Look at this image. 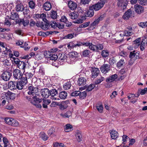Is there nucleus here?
Segmentation results:
<instances>
[{"label":"nucleus","instance_id":"603ef678","mask_svg":"<svg viewBox=\"0 0 147 147\" xmlns=\"http://www.w3.org/2000/svg\"><path fill=\"white\" fill-rule=\"evenodd\" d=\"M10 18L8 19L6 18L4 21V24L6 25L10 26L11 25V23L10 22Z\"/></svg>","mask_w":147,"mask_h":147},{"label":"nucleus","instance_id":"393cba45","mask_svg":"<svg viewBox=\"0 0 147 147\" xmlns=\"http://www.w3.org/2000/svg\"><path fill=\"white\" fill-rule=\"evenodd\" d=\"M60 21L62 22L65 23L66 24V26L67 27H69L71 25V23L69 24L68 23V21L67 19L66 16H63L61 17V18L60 20Z\"/></svg>","mask_w":147,"mask_h":147},{"label":"nucleus","instance_id":"c756f323","mask_svg":"<svg viewBox=\"0 0 147 147\" xmlns=\"http://www.w3.org/2000/svg\"><path fill=\"white\" fill-rule=\"evenodd\" d=\"M125 64V62L124 59H122L117 63V66L119 68H120L122 66L124 65Z\"/></svg>","mask_w":147,"mask_h":147},{"label":"nucleus","instance_id":"9b49d317","mask_svg":"<svg viewBox=\"0 0 147 147\" xmlns=\"http://www.w3.org/2000/svg\"><path fill=\"white\" fill-rule=\"evenodd\" d=\"M134 8L135 11L138 14H140L144 12V7L140 5H136L134 6Z\"/></svg>","mask_w":147,"mask_h":147},{"label":"nucleus","instance_id":"cd10ccee","mask_svg":"<svg viewBox=\"0 0 147 147\" xmlns=\"http://www.w3.org/2000/svg\"><path fill=\"white\" fill-rule=\"evenodd\" d=\"M24 6L22 3L18 4L16 6V9L17 11H22L24 10Z\"/></svg>","mask_w":147,"mask_h":147},{"label":"nucleus","instance_id":"4468645a","mask_svg":"<svg viewBox=\"0 0 147 147\" xmlns=\"http://www.w3.org/2000/svg\"><path fill=\"white\" fill-rule=\"evenodd\" d=\"M69 103V100H66L62 102L60 105H59V109L61 110H63L66 109L68 107V104Z\"/></svg>","mask_w":147,"mask_h":147},{"label":"nucleus","instance_id":"338daca9","mask_svg":"<svg viewBox=\"0 0 147 147\" xmlns=\"http://www.w3.org/2000/svg\"><path fill=\"white\" fill-rule=\"evenodd\" d=\"M138 2L142 5H147V0H138Z\"/></svg>","mask_w":147,"mask_h":147},{"label":"nucleus","instance_id":"13d9d810","mask_svg":"<svg viewBox=\"0 0 147 147\" xmlns=\"http://www.w3.org/2000/svg\"><path fill=\"white\" fill-rule=\"evenodd\" d=\"M11 61L12 62H13L16 65H18L19 63L21 61L17 58H13L12 59H11Z\"/></svg>","mask_w":147,"mask_h":147},{"label":"nucleus","instance_id":"ea45409f","mask_svg":"<svg viewBox=\"0 0 147 147\" xmlns=\"http://www.w3.org/2000/svg\"><path fill=\"white\" fill-rule=\"evenodd\" d=\"M50 16L53 19H56L57 17V13L56 11L51 10L50 13Z\"/></svg>","mask_w":147,"mask_h":147},{"label":"nucleus","instance_id":"774afa93","mask_svg":"<svg viewBox=\"0 0 147 147\" xmlns=\"http://www.w3.org/2000/svg\"><path fill=\"white\" fill-rule=\"evenodd\" d=\"M54 147H65L64 144L62 143H56L54 144Z\"/></svg>","mask_w":147,"mask_h":147},{"label":"nucleus","instance_id":"4be33fe9","mask_svg":"<svg viewBox=\"0 0 147 147\" xmlns=\"http://www.w3.org/2000/svg\"><path fill=\"white\" fill-rule=\"evenodd\" d=\"M17 82L15 81H10L8 84V87L11 89H16Z\"/></svg>","mask_w":147,"mask_h":147},{"label":"nucleus","instance_id":"5fc2aeb1","mask_svg":"<svg viewBox=\"0 0 147 147\" xmlns=\"http://www.w3.org/2000/svg\"><path fill=\"white\" fill-rule=\"evenodd\" d=\"M96 46L95 45H93L92 42V45H90L89 48L91 50L94 51H97V49H96Z\"/></svg>","mask_w":147,"mask_h":147},{"label":"nucleus","instance_id":"6ab92c4d","mask_svg":"<svg viewBox=\"0 0 147 147\" xmlns=\"http://www.w3.org/2000/svg\"><path fill=\"white\" fill-rule=\"evenodd\" d=\"M137 52L135 51H133L131 52L129 55V58L131 59H135L136 60L139 58V56L137 55Z\"/></svg>","mask_w":147,"mask_h":147},{"label":"nucleus","instance_id":"a211bd4d","mask_svg":"<svg viewBox=\"0 0 147 147\" xmlns=\"http://www.w3.org/2000/svg\"><path fill=\"white\" fill-rule=\"evenodd\" d=\"M111 136L112 139L115 140L118 137V134L117 132L114 130L109 131Z\"/></svg>","mask_w":147,"mask_h":147},{"label":"nucleus","instance_id":"0eeeda50","mask_svg":"<svg viewBox=\"0 0 147 147\" xmlns=\"http://www.w3.org/2000/svg\"><path fill=\"white\" fill-rule=\"evenodd\" d=\"M128 4L127 0H117V5L118 7H121V9L124 10L126 8Z\"/></svg>","mask_w":147,"mask_h":147},{"label":"nucleus","instance_id":"4d7b16f0","mask_svg":"<svg viewBox=\"0 0 147 147\" xmlns=\"http://www.w3.org/2000/svg\"><path fill=\"white\" fill-rule=\"evenodd\" d=\"M138 25L141 27L144 28L147 26V22H141L138 24Z\"/></svg>","mask_w":147,"mask_h":147},{"label":"nucleus","instance_id":"69168bd1","mask_svg":"<svg viewBox=\"0 0 147 147\" xmlns=\"http://www.w3.org/2000/svg\"><path fill=\"white\" fill-rule=\"evenodd\" d=\"M3 64L5 67L9 66L10 65L9 61L7 59L4 60L3 62Z\"/></svg>","mask_w":147,"mask_h":147},{"label":"nucleus","instance_id":"c9c22d12","mask_svg":"<svg viewBox=\"0 0 147 147\" xmlns=\"http://www.w3.org/2000/svg\"><path fill=\"white\" fill-rule=\"evenodd\" d=\"M69 16L70 18L72 19H77L78 16L77 13L75 12L70 13L69 14Z\"/></svg>","mask_w":147,"mask_h":147},{"label":"nucleus","instance_id":"f257e3e1","mask_svg":"<svg viewBox=\"0 0 147 147\" xmlns=\"http://www.w3.org/2000/svg\"><path fill=\"white\" fill-rule=\"evenodd\" d=\"M24 98L25 100L30 102L36 108L40 109L41 108L42 106L40 103L42 102V100L37 98L36 96H33L31 98L30 96H25Z\"/></svg>","mask_w":147,"mask_h":147},{"label":"nucleus","instance_id":"49530a36","mask_svg":"<svg viewBox=\"0 0 147 147\" xmlns=\"http://www.w3.org/2000/svg\"><path fill=\"white\" fill-rule=\"evenodd\" d=\"M96 108L98 111L100 113L103 112V106L102 105H97L96 106Z\"/></svg>","mask_w":147,"mask_h":147},{"label":"nucleus","instance_id":"79ce46f5","mask_svg":"<svg viewBox=\"0 0 147 147\" xmlns=\"http://www.w3.org/2000/svg\"><path fill=\"white\" fill-rule=\"evenodd\" d=\"M101 55L103 57L106 58L109 55V52L107 50H103L101 52Z\"/></svg>","mask_w":147,"mask_h":147},{"label":"nucleus","instance_id":"b1692460","mask_svg":"<svg viewBox=\"0 0 147 147\" xmlns=\"http://www.w3.org/2000/svg\"><path fill=\"white\" fill-rule=\"evenodd\" d=\"M94 14L93 9L91 8V7H90L89 9L86 12V16L87 17H91L93 16Z\"/></svg>","mask_w":147,"mask_h":147},{"label":"nucleus","instance_id":"7c9ffc66","mask_svg":"<svg viewBox=\"0 0 147 147\" xmlns=\"http://www.w3.org/2000/svg\"><path fill=\"white\" fill-rule=\"evenodd\" d=\"M71 84L70 82L65 83L63 86V88L65 90H68L70 88Z\"/></svg>","mask_w":147,"mask_h":147},{"label":"nucleus","instance_id":"f8f14e48","mask_svg":"<svg viewBox=\"0 0 147 147\" xmlns=\"http://www.w3.org/2000/svg\"><path fill=\"white\" fill-rule=\"evenodd\" d=\"M91 8L95 11H97L103 7V4L99 2H98L95 4L92 5L90 6Z\"/></svg>","mask_w":147,"mask_h":147},{"label":"nucleus","instance_id":"052dcab7","mask_svg":"<svg viewBox=\"0 0 147 147\" xmlns=\"http://www.w3.org/2000/svg\"><path fill=\"white\" fill-rule=\"evenodd\" d=\"M147 43V38L144 37L142 39V42L140 45L142 46H145V44H146Z\"/></svg>","mask_w":147,"mask_h":147},{"label":"nucleus","instance_id":"0e129e2a","mask_svg":"<svg viewBox=\"0 0 147 147\" xmlns=\"http://www.w3.org/2000/svg\"><path fill=\"white\" fill-rule=\"evenodd\" d=\"M57 24L56 22L54 21L51 22L49 23V26H51V28H55L57 27Z\"/></svg>","mask_w":147,"mask_h":147},{"label":"nucleus","instance_id":"37998d69","mask_svg":"<svg viewBox=\"0 0 147 147\" xmlns=\"http://www.w3.org/2000/svg\"><path fill=\"white\" fill-rule=\"evenodd\" d=\"M95 87V85L94 84H91L89 85L87 88L86 89V92H90Z\"/></svg>","mask_w":147,"mask_h":147},{"label":"nucleus","instance_id":"864d4df0","mask_svg":"<svg viewBox=\"0 0 147 147\" xmlns=\"http://www.w3.org/2000/svg\"><path fill=\"white\" fill-rule=\"evenodd\" d=\"M128 139L130 140L129 138L126 135H123L122 136V141H123L122 144H125Z\"/></svg>","mask_w":147,"mask_h":147},{"label":"nucleus","instance_id":"1a4fd4ad","mask_svg":"<svg viewBox=\"0 0 147 147\" xmlns=\"http://www.w3.org/2000/svg\"><path fill=\"white\" fill-rule=\"evenodd\" d=\"M100 70L102 73L106 74L110 70V66L108 64H104L100 67Z\"/></svg>","mask_w":147,"mask_h":147},{"label":"nucleus","instance_id":"e433bc0d","mask_svg":"<svg viewBox=\"0 0 147 147\" xmlns=\"http://www.w3.org/2000/svg\"><path fill=\"white\" fill-rule=\"evenodd\" d=\"M76 34L75 33H72L66 35L65 37V39H71L76 36Z\"/></svg>","mask_w":147,"mask_h":147},{"label":"nucleus","instance_id":"3c124183","mask_svg":"<svg viewBox=\"0 0 147 147\" xmlns=\"http://www.w3.org/2000/svg\"><path fill=\"white\" fill-rule=\"evenodd\" d=\"M40 137L44 141H46L48 139V138L47 134L44 132L41 133Z\"/></svg>","mask_w":147,"mask_h":147},{"label":"nucleus","instance_id":"58836bf2","mask_svg":"<svg viewBox=\"0 0 147 147\" xmlns=\"http://www.w3.org/2000/svg\"><path fill=\"white\" fill-rule=\"evenodd\" d=\"M46 22V24H42L41 26V28L42 29L44 30H47L49 28V24L48 20L47 21H46V22Z\"/></svg>","mask_w":147,"mask_h":147},{"label":"nucleus","instance_id":"a18cd8bd","mask_svg":"<svg viewBox=\"0 0 147 147\" xmlns=\"http://www.w3.org/2000/svg\"><path fill=\"white\" fill-rule=\"evenodd\" d=\"M50 96L53 97L56 95L58 92L57 90L55 89H52L50 90Z\"/></svg>","mask_w":147,"mask_h":147},{"label":"nucleus","instance_id":"c85d7f7f","mask_svg":"<svg viewBox=\"0 0 147 147\" xmlns=\"http://www.w3.org/2000/svg\"><path fill=\"white\" fill-rule=\"evenodd\" d=\"M44 8L46 11L49 10L51 8V5L49 2H46L44 4Z\"/></svg>","mask_w":147,"mask_h":147},{"label":"nucleus","instance_id":"f03ea898","mask_svg":"<svg viewBox=\"0 0 147 147\" xmlns=\"http://www.w3.org/2000/svg\"><path fill=\"white\" fill-rule=\"evenodd\" d=\"M58 58L57 53L52 52L48 59V62L54 66L57 67L59 65L57 61Z\"/></svg>","mask_w":147,"mask_h":147},{"label":"nucleus","instance_id":"72a5a7b5","mask_svg":"<svg viewBox=\"0 0 147 147\" xmlns=\"http://www.w3.org/2000/svg\"><path fill=\"white\" fill-rule=\"evenodd\" d=\"M25 85L23 84L21 81H18L17 82L16 87L17 88H18L19 90L22 89Z\"/></svg>","mask_w":147,"mask_h":147},{"label":"nucleus","instance_id":"7ed1b4c3","mask_svg":"<svg viewBox=\"0 0 147 147\" xmlns=\"http://www.w3.org/2000/svg\"><path fill=\"white\" fill-rule=\"evenodd\" d=\"M11 74V70L8 69L4 70L1 75V78L3 80L7 81L10 79Z\"/></svg>","mask_w":147,"mask_h":147},{"label":"nucleus","instance_id":"20e7f679","mask_svg":"<svg viewBox=\"0 0 147 147\" xmlns=\"http://www.w3.org/2000/svg\"><path fill=\"white\" fill-rule=\"evenodd\" d=\"M5 121L6 123L12 126L16 127L18 126L19 125V123L17 121L12 118H5Z\"/></svg>","mask_w":147,"mask_h":147},{"label":"nucleus","instance_id":"8fccbe9b","mask_svg":"<svg viewBox=\"0 0 147 147\" xmlns=\"http://www.w3.org/2000/svg\"><path fill=\"white\" fill-rule=\"evenodd\" d=\"M20 79V81H21V82L23 83V84L25 85H26V84L28 82L27 79L26 77L24 76V74L23 75L22 77Z\"/></svg>","mask_w":147,"mask_h":147},{"label":"nucleus","instance_id":"aec40b11","mask_svg":"<svg viewBox=\"0 0 147 147\" xmlns=\"http://www.w3.org/2000/svg\"><path fill=\"white\" fill-rule=\"evenodd\" d=\"M58 58L59 59L60 61L63 62L66 61L67 57L66 55L64 54H62L61 53H59L58 55Z\"/></svg>","mask_w":147,"mask_h":147},{"label":"nucleus","instance_id":"4c0bfd02","mask_svg":"<svg viewBox=\"0 0 147 147\" xmlns=\"http://www.w3.org/2000/svg\"><path fill=\"white\" fill-rule=\"evenodd\" d=\"M121 75L119 77V79L122 80L124 78L125 76V72L124 69H121V70L119 76Z\"/></svg>","mask_w":147,"mask_h":147},{"label":"nucleus","instance_id":"de8ad7c7","mask_svg":"<svg viewBox=\"0 0 147 147\" xmlns=\"http://www.w3.org/2000/svg\"><path fill=\"white\" fill-rule=\"evenodd\" d=\"M105 80V78L103 77H101L100 78H97L96 80L94 82L95 85H98L100 83L102 82Z\"/></svg>","mask_w":147,"mask_h":147},{"label":"nucleus","instance_id":"473e14b6","mask_svg":"<svg viewBox=\"0 0 147 147\" xmlns=\"http://www.w3.org/2000/svg\"><path fill=\"white\" fill-rule=\"evenodd\" d=\"M73 127L69 124H67L65 126L64 130L65 132H68L71 130Z\"/></svg>","mask_w":147,"mask_h":147},{"label":"nucleus","instance_id":"bf43d9fd","mask_svg":"<svg viewBox=\"0 0 147 147\" xmlns=\"http://www.w3.org/2000/svg\"><path fill=\"white\" fill-rule=\"evenodd\" d=\"M24 75L27 79L32 78L33 76V74L30 72H27L25 74H24Z\"/></svg>","mask_w":147,"mask_h":147},{"label":"nucleus","instance_id":"6e6d98bb","mask_svg":"<svg viewBox=\"0 0 147 147\" xmlns=\"http://www.w3.org/2000/svg\"><path fill=\"white\" fill-rule=\"evenodd\" d=\"M58 33L57 31H47L45 32L46 37L50 35H53V34H56Z\"/></svg>","mask_w":147,"mask_h":147},{"label":"nucleus","instance_id":"9d476101","mask_svg":"<svg viewBox=\"0 0 147 147\" xmlns=\"http://www.w3.org/2000/svg\"><path fill=\"white\" fill-rule=\"evenodd\" d=\"M40 92L42 96L44 98H48L50 96V90L47 88L41 89Z\"/></svg>","mask_w":147,"mask_h":147},{"label":"nucleus","instance_id":"c03bdc74","mask_svg":"<svg viewBox=\"0 0 147 147\" xmlns=\"http://www.w3.org/2000/svg\"><path fill=\"white\" fill-rule=\"evenodd\" d=\"M86 91H85L82 92H79V96L82 99H84L86 96Z\"/></svg>","mask_w":147,"mask_h":147},{"label":"nucleus","instance_id":"39448f33","mask_svg":"<svg viewBox=\"0 0 147 147\" xmlns=\"http://www.w3.org/2000/svg\"><path fill=\"white\" fill-rule=\"evenodd\" d=\"M29 91L28 93L29 95H32L33 96H36V93L38 92V88L37 87H34L31 85L28 87Z\"/></svg>","mask_w":147,"mask_h":147},{"label":"nucleus","instance_id":"2f4dec72","mask_svg":"<svg viewBox=\"0 0 147 147\" xmlns=\"http://www.w3.org/2000/svg\"><path fill=\"white\" fill-rule=\"evenodd\" d=\"M140 38H139L134 41V44H133V46L134 47L135 49L137 48L140 45Z\"/></svg>","mask_w":147,"mask_h":147},{"label":"nucleus","instance_id":"09e8293b","mask_svg":"<svg viewBox=\"0 0 147 147\" xmlns=\"http://www.w3.org/2000/svg\"><path fill=\"white\" fill-rule=\"evenodd\" d=\"M53 49H51L50 51H44V56L47 58H48L49 57V55L52 52H53L52 50Z\"/></svg>","mask_w":147,"mask_h":147},{"label":"nucleus","instance_id":"dca6fc26","mask_svg":"<svg viewBox=\"0 0 147 147\" xmlns=\"http://www.w3.org/2000/svg\"><path fill=\"white\" fill-rule=\"evenodd\" d=\"M118 77L117 75L116 74L112 75L111 76L107 78L106 80V81L107 82L110 83L113 82Z\"/></svg>","mask_w":147,"mask_h":147},{"label":"nucleus","instance_id":"412c9836","mask_svg":"<svg viewBox=\"0 0 147 147\" xmlns=\"http://www.w3.org/2000/svg\"><path fill=\"white\" fill-rule=\"evenodd\" d=\"M27 64L26 62L23 61H21L18 65V68L20 69H22L24 70L23 72L25 71V69Z\"/></svg>","mask_w":147,"mask_h":147},{"label":"nucleus","instance_id":"680f3d73","mask_svg":"<svg viewBox=\"0 0 147 147\" xmlns=\"http://www.w3.org/2000/svg\"><path fill=\"white\" fill-rule=\"evenodd\" d=\"M90 22H87L84 23L79 26V27L80 28H86L90 24Z\"/></svg>","mask_w":147,"mask_h":147},{"label":"nucleus","instance_id":"a878e982","mask_svg":"<svg viewBox=\"0 0 147 147\" xmlns=\"http://www.w3.org/2000/svg\"><path fill=\"white\" fill-rule=\"evenodd\" d=\"M76 136L78 141L80 142L82 140V135L80 131H77L76 134Z\"/></svg>","mask_w":147,"mask_h":147},{"label":"nucleus","instance_id":"5701e85b","mask_svg":"<svg viewBox=\"0 0 147 147\" xmlns=\"http://www.w3.org/2000/svg\"><path fill=\"white\" fill-rule=\"evenodd\" d=\"M68 5L69 8L72 10L75 9L77 6L76 3L71 1H70L68 2Z\"/></svg>","mask_w":147,"mask_h":147},{"label":"nucleus","instance_id":"423d86ee","mask_svg":"<svg viewBox=\"0 0 147 147\" xmlns=\"http://www.w3.org/2000/svg\"><path fill=\"white\" fill-rule=\"evenodd\" d=\"M13 72V78L15 79H20L23 75L21 71L18 69H14Z\"/></svg>","mask_w":147,"mask_h":147},{"label":"nucleus","instance_id":"bb28decb","mask_svg":"<svg viewBox=\"0 0 147 147\" xmlns=\"http://www.w3.org/2000/svg\"><path fill=\"white\" fill-rule=\"evenodd\" d=\"M67 96V93L65 91H63L60 92L59 94V97L62 99H64L66 98Z\"/></svg>","mask_w":147,"mask_h":147},{"label":"nucleus","instance_id":"f704fd0d","mask_svg":"<svg viewBox=\"0 0 147 147\" xmlns=\"http://www.w3.org/2000/svg\"><path fill=\"white\" fill-rule=\"evenodd\" d=\"M19 16L18 14L14 12H11V15L10 18L13 20H15L17 18H18Z\"/></svg>","mask_w":147,"mask_h":147},{"label":"nucleus","instance_id":"f3484780","mask_svg":"<svg viewBox=\"0 0 147 147\" xmlns=\"http://www.w3.org/2000/svg\"><path fill=\"white\" fill-rule=\"evenodd\" d=\"M131 14V10L130 9H129L125 13L124 15L123 16V17L124 20H127L130 17Z\"/></svg>","mask_w":147,"mask_h":147},{"label":"nucleus","instance_id":"ddd939ff","mask_svg":"<svg viewBox=\"0 0 147 147\" xmlns=\"http://www.w3.org/2000/svg\"><path fill=\"white\" fill-rule=\"evenodd\" d=\"M99 22V21L97 19H96L91 24L90 27L88 28L87 29L89 30H93L95 28Z\"/></svg>","mask_w":147,"mask_h":147},{"label":"nucleus","instance_id":"6e6552de","mask_svg":"<svg viewBox=\"0 0 147 147\" xmlns=\"http://www.w3.org/2000/svg\"><path fill=\"white\" fill-rule=\"evenodd\" d=\"M90 71L91 72V77L94 78H96L99 73V70L97 67H92Z\"/></svg>","mask_w":147,"mask_h":147},{"label":"nucleus","instance_id":"a19ab883","mask_svg":"<svg viewBox=\"0 0 147 147\" xmlns=\"http://www.w3.org/2000/svg\"><path fill=\"white\" fill-rule=\"evenodd\" d=\"M90 51L86 50L82 52V56L85 57H88L90 55Z\"/></svg>","mask_w":147,"mask_h":147},{"label":"nucleus","instance_id":"2eb2a0df","mask_svg":"<svg viewBox=\"0 0 147 147\" xmlns=\"http://www.w3.org/2000/svg\"><path fill=\"white\" fill-rule=\"evenodd\" d=\"M86 81V79L84 77H80L77 81V84L79 86L84 85Z\"/></svg>","mask_w":147,"mask_h":147},{"label":"nucleus","instance_id":"e2e57ef3","mask_svg":"<svg viewBox=\"0 0 147 147\" xmlns=\"http://www.w3.org/2000/svg\"><path fill=\"white\" fill-rule=\"evenodd\" d=\"M71 112L70 111L67 112L63 114L62 115V116L64 118H69L71 116Z\"/></svg>","mask_w":147,"mask_h":147}]
</instances>
